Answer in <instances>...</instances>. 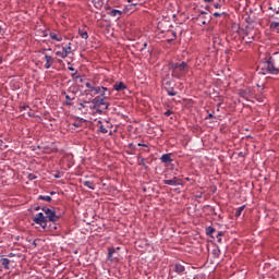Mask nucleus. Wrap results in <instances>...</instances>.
I'll return each mask as SVG.
<instances>
[{
  "mask_svg": "<svg viewBox=\"0 0 279 279\" xmlns=\"http://www.w3.org/2000/svg\"><path fill=\"white\" fill-rule=\"evenodd\" d=\"M43 213H38L33 221L34 223H37V226H40L43 230H47V221H51L52 223H56V221H60V216L56 215V210L44 206L41 207ZM46 215V216H45Z\"/></svg>",
  "mask_w": 279,
  "mask_h": 279,
  "instance_id": "f257e3e1",
  "label": "nucleus"
},
{
  "mask_svg": "<svg viewBox=\"0 0 279 279\" xmlns=\"http://www.w3.org/2000/svg\"><path fill=\"white\" fill-rule=\"evenodd\" d=\"M262 64V71L259 72L262 75H267V73L270 75L279 74V68L276 65V59L274 57L270 56L268 59H263Z\"/></svg>",
  "mask_w": 279,
  "mask_h": 279,
  "instance_id": "f03ea898",
  "label": "nucleus"
},
{
  "mask_svg": "<svg viewBox=\"0 0 279 279\" xmlns=\"http://www.w3.org/2000/svg\"><path fill=\"white\" fill-rule=\"evenodd\" d=\"M99 106H105V110H108L110 104L106 102V100L99 96L89 101V110H97Z\"/></svg>",
  "mask_w": 279,
  "mask_h": 279,
  "instance_id": "7ed1b4c3",
  "label": "nucleus"
},
{
  "mask_svg": "<svg viewBox=\"0 0 279 279\" xmlns=\"http://www.w3.org/2000/svg\"><path fill=\"white\" fill-rule=\"evenodd\" d=\"M238 95L242 99H245L246 101H250V97H254V89H252V87H248L246 89H240Z\"/></svg>",
  "mask_w": 279,
  "mask_h": 279,
  "instance_id": "20e7f679",
  "label": "nucleus"
},
{
  "mask_svg": "<svg viewBox=\"0 0 279 279\" xmlns=\"http://www.w3.org/2000/svg\"><path fill=\"white\" fill-rule=\"evenodd\" d=\"M163 184H167L168 186H182L183 182L182 179L174 177L172 179L163 180Z\"/></svg>",
  "mask_w": 279,
  "mask_h": 279,
  "instance_id": "39448f33",
  "label": "nucleus"
},
{
  "mask_svg": "<svg viewBox=\"0 0 279 279\" xmlns=\"http://www.w3.org/2000/svg\"><path fill=\"white\" fill-rule=\"evenodd\" d=\"M12 260H10L8 257H4L3 255L0 256V265L3 269L10 270V264Z\"/></svg>",
  "mask_w": 279,
  "mask_h": 279,
  "instance_id": "423d86ee",
  "label": "nucleus"
},
{
  "mask_svg": "<svg viewBox=\"0 0 279 279\" xmlns=\"http://www.w3.org/2000/svg\"><path fill=\"white\" fill-rule=\"evenodd\" d=\"M171 69H172V75L173 77L180 78L182 77V74L178 73L179 69H180V63H172L171 64Z\"/></svg>",
  "mask_w": 279,
  "mask_h": 279,
  "instance_id": "0eeeda50",
  "label": "nucleus"
},
{
  "mask_svg": "<svg viewBox=\"0 0 279 279\" xmlns=\"http://www.w3.org/2000/svg\"><path fill=\"white\" fill-rule=\"evenodd\" d=\"M174 271L175 274H184V271H186V268L184 267V265L177 263L174 265Z\"/></svg>",
  "mask_w": 279,
  "mask_h": 279,
  "instance_id": "6e6552de",
  "label": "nucleus"
},
{
  "mask_svg": "<svg viewBox=\"0 0 279 279\" xmlns=\"http://www.w3.org/2000/svg\"><path fill=\"white\" fill-rule=\"evenodd\" d=\"M184 71H189V63L183 61L179 64L178 73H180V75H182V73H184Z\"/></svg>",
  "mask_w": 279,
  "mask_h": 279,
  "instance_id": "1a4fd4ad",
  "label": "nucleus"
},
{
  "mask_svg": "<svg viewBox=\"0 0 279 279\" xmlns=\"http://www.w3.org/2000/svg\"><path fill=\"white\" fill-rule=\"evenodd\" d=\"M161 162L165 165H169V162H173V159H171V154H165L160 158Z\"/></svg>",
  "mask_w": 279,
  "mask_h": 279,
  "instance_id": "9d476101",
  "label": "nucleus"
},
{
  "mask_svg": "<svg viewBox=\"0 0 279 279\" xmlns=\"http://www.w3.org/2000/svg\"><path fill=\"white\" fill-rule=\"evenodd\" d=\"M45 69H51V62H53V58L49 54H45Z\"/></svg>",
  "mask_w": 279,
  "mask_h": 279,
  "instance_id": "9b49d317",
  "label": "nucleus"
},
{
  "mask_svg": "<svg viewBox=\"0 0 279 279\" xmlns=\"http://www.w3.org/2000/svg\"><path fill=\"white\" fill-rule=\"evenodd\" d=\"M62 95H64L66 99V101L64 102V106H73L72 101L73 99H75V97L71 98L69 94H66V92H62Z\"/></svg>",
  "mask_w": 279,
  "mask_h": 279,
  "instance_id": "f8f14e48",
  "label": "nucleus"
},
{
  "mask_svg": "<svg viewBox=\"0 0 279 279\" xmlns=\"http://www.w3.org/2000/svg\"><path fill=\"white\" fill-rule=\"evenodd\" d=\"M113 88L119 92V90H125L128 88V86L124 85L123 82H120V83H116L113 85Z\"/></svg>",
  "mask_w": 279,
  "mask_h": 279,
  "instance_id": "ddd939ff",
  "label": "nucleus"
},
{
  "mask_svg": "<svg viewBox=\"0 0 279 279\" xmlns=\"http://www.w3.org/2000/svg\"><path fill=\"white\" fill-rule=\"evenodd\" d=\"M93 4L96 10H101L104 8V0H93Z\"/></svg>",
  "mask_w": 279,
  "mask_h": 279,
  "instance_id": "4468645a",
  "label": "nucleus"
},
{
  "mask_svg": "<svg viewBox=\"0 0 279 279\" xmlns=\"http://www.w3.org/2000/svg\"><path fill=\"white\" fill-rule=\"evenodd\" d=\"M77 122H74L72 125H74V128H82L83 123H86V120L84 118H76Z\"/></svg>",
  "mask_w": 279,
  "mask_h": 279,
  "instance_id": "2eb2a0df",
  "label": "nucleus"
},
{
  "mask_svg": "<svg viewBox=\"0 0 279 279\" xmlns=\"http://www.w3.org/2000/svg\"><path fill=\"white\" fill-rule=\"evenodd\" d=\"M114 252H116L114 247L108 248V260H110L111 263L112 260H114V257H113Z\"/></svg>",
  "mask_w": 279,
  "mask_h": 279,
  "instance_id": "dca6fc26",
  "label": "nucleus"
},
{
  "mask_svg": "<svg viewBox=\"0 0 279 279\" xmlns=\"http://www.w3.org/2000/svg\"><path fill=\"white\" fill-rule=\"evenodd\" d=\"M50 38L57 43H62V36H58L56 33H50Z\"/></svg>",
  "mask_w": 279,
  "mask_h": 279,
  "instance_id": "f3484780",
  "label": "nucleus"
},
{
  "mask_svg": "<svg viewBox=\"0 0 279 279\" xmlns=\"http://www.w3.org/2000/svg\"><path fill=\"white\" fill-rule=\"evenodd\" d=\"M78 35L81 36V38H83L84 40H88V32L84 31V29H78Z\"/></svg>",
  "mask_w": 279,
  "mask_h": 279,
  "instance_id": "a211bd4d",
  "label": "nucleus"
},
{
  "mask_svg": "<svg viewBox=\"0 0 279 279\" xmlns=\"http://www.w3.org/2000/svg\"><path fill=\"white\" fill-rule=\"evenodd\" d=\"M62 51H64V53H66V56H69L72 51L71 43H69V45L63 46Z\"/></svg>",
  "mask_w": 279,
  "mask_h": 279,
  "instance_id": "6ab92c4d",
  "label": "nucleus"
},
{
  "mask_svg": "<svg viewBox=\"0 0 279 279\" xmlns=\"http://www.w3.org/2000/svg\"><path fill=\"white\" fill-rule=\"evenodd\" d=\"M98 123L100 124L98 132H100V134H108V129L101 124V121H98Z\"/></svg>",
  "mask_w": 279,
  "mask_h": 279,
  "instance_id": "aec40b11",
  "label": "nucleus"
},
{
  "mask_svg": "<svg viewBox=\"0 0 279 279\" xmlns=\"http://www.w3.org/2000/svg\"><path fill=\"white\" fill-rule=\"evenodd\" d=\"M83 184L87 186V189L95 191V183H93V181H85Z\"/></svg>",
  "mask_w": 279,
  "mask_h": 279,
  "instance_id": "412c9836",
  "label": "nucleus"
},
{
  "mask_svg": "<svg viewBox=\"0 0 279 279\" xmlns=\"http://www.w3.org/2000/svg\"><path fill=\"white\" fill-rule=\"evenodd\" d=\"M243 210H245V205H242L235 210L234 217H239L240 215H242Z\"/></svg>",
  "mask_w": 279,
  "mask_h": 279,
  "instance_id": "4be33fe9",
  "label": "nucleus"
},
{
  "mask_svg": "<svg viewBox=\"0 0 279 279\" xmlns=\"http://www.w3.org/2000/svg\"><path fill=\"white\" fill-rule=\"evenodd\" d=\"M110 16H121L122 12L117 10V9H113L110 11Z\"/></svg>",
  "mask_w": 279,
  "mask_h": 279,
  "instance_id": "5701e85b",
  "label": "nucleus"
},
{
  "mask_svg": "<svg viewBox=\"0 0 279 279\" xmlns=\"http://www.w3.org/2000/svg\"><path fill=\"white\" fill-rule=\"evenodd\" d=\"M214 232H215V228L214 227H207L206 228L207 236H213Z\"/></svg>",
  "mask_w": 279,
  "mask_h": 279,
  "instance_id": "b1692460",
  "label": "nucleus"
},
{
  "mask_svg": "<svg viewBox=\"0 0 279 279\" xmlns=\"http://www.w3.org/2000/svg\"><path fill=\"white\" fill-rule=\"evenodd\" d=\"M167 93H168L169 97H175V95H178V93L175 92V89L173 87L167 89Z\"/></svg>",
  "mask_w": 279,
  "mask_h": 279,
  "instance_id": "393cba45",
  "label": "nucleus"
},
{
  "mask_svg": "<svg viewBox=\"0 0 279 279\" xmlns=\"http://www.w3.org/2000/svg\"><path fill=\"white\" fill-rule=\"evenodd\" d=\"M88 105L90 106V101H86V100L78 104L80 106L78 110H82V108H88Z\"/></svg>",
  "mask_w": 279,
  "mask_h": 279,
  "instance_id": "a878e982",
  "label": "nucleus"
},
{
  "mask_svg": "<svg viewBox=\"0 0 279 279\" xmlns=\"http://www.w3.org/2000/svg\"><path fill=\"white\" fill-rule=\"evenodd\" d=\"M137 162L141 167H145L147 168V166L145 165V158L143 157H137Z\"/></svg>",
  "mask_w": 279,
  "mask_h": 279,
  "instance_id": "bb28decb",
  "label": "nucleus"
},
{
  "mask_svg": "<svg viewBox=\"0 0 279 279\" xmlns=\"http://www.w3.org/2000/svg\"><path fill=\"white\" fill-rule=\"evenodd\" d=\"M38 199H43L44 202H51V196H45V195H39Z\"/></svg>",
  "mask_w": 279,
  "mask_h": 279,
  "instance_id": "cd10ccee",
  "label": "nucleus"
},
{
  "mask_svg": "<svg viewBox=\"0 0 279 279\" xmlns=\"http://www.w3.org/2000/svg\"><path fill=\"white\" fill-rule=\"evenodd\" d=\"M56 56H59V58H62V59L68 58L66 52H64L63 50L62 51H57Z\"/></svg>",
  "mask_w": 279,
  "mask_h": 279,
  "instance_id": "c85d7f7f",
  "label": "nucleus"
},
{
  "mask_svg": "<svg viewBox=\"0 0 279 279\" xmlns=\"http://www.w3.org/2000/svg\"><path fill=\"white\" fill-rule=\"evenodd\" d=\"M223 234H226V232H223V231H219V232L217 233L216 238H217L218 243H221V242H222L221 236H223Z\"/></svg>",
  "mask_w": 279,
  "mask_h": 279,
  "instance_id": "c756f323",
  "label": "nucleus"
},
{
  "mask_svg": "<svg viewBox=\"0 0 279 279\" xmlns=\"http://www.w3.org/2000/svg\"><path fill=\"white\" fill-rule=\"evenodd\" d=\"M279 27V22H271L270 23V29H278Z\"/></svg>",
  "mask_w": 279,
  "mask_h": 279,
  "instance_id": "7c9ffc66",
  "label": "nucleus"
},
{
  "mask_svg": "<svg viewBox=\"0 0 279 279\" xmlns=\"http://www.w3.org/2000/svg\"><path fill=\"white\" fill-rule=\"evenodd\" d=\"M93 93L95 95H99V93H101V87L100 86L94 87V92Z\"/></svg>",
  "mask_w": 279,
  "mask_h": 279,
  "instance_id": "2f4dec72",
  "label": "nucleus"
},
{
  "mask_svg": "<svg viewBox=\"0 0 279 279\" xmlns=\"http://www.w3.org/2000/svg\"><path fill=\"white\" fill-rule=\"evenodd\" d=\"M221 5V0L219 2L214 3V8H216V10H220Z\"/></svg>",
  "mask_w": 279,
  "mask_h": 279,
  "instance_id": "473e14b6",
  "label": "nucleus"
},
{
  "mask_svg": "<svg viewBox=\"0 0 279 279\" xmlns=\"http://www.w3.org/2000/svg\"><path fill=\"white\" fill-rule=\"evenodd\" d=\"M100 90H102V93H108V95H111L110 89H108V87H100Z\"/></svg>",
  "mask_w": 279,
  "mask_h": 279,
  "instance_id": "72a5a7b5",
  "label": "nucleus"
},
{
  "mask_svg": "<svg viewBox=\"0 0 279 279\" xmlns=\"http://www.w3.org/2000/svg\"><path fill=\"white\" fill-rule=\"evenodd\" d=\"M223 14H226V12H222V13L216 12V13H214V16H215V19H219V16H223Z\"/></svg>",
  "mask_w": 279,
  "mask_h": 279,
  "instance_id": "f704fd0d",
  "label": "nucleus"
},
{
  "mask_svg": "<svg viewBox=\"0 0 279 279\" xmlns=\"http://www.w3.org/2000/svg\"><path fill=\"white\" fill-rule=\"evenodd\" d=\"M36 178H38L36 177V174H32V173L28 174V180H36Z\"/></svg>",
  "mask_w": 279,
  "mask_h": 279,
  "instance_id": "c9c22d12",
  "label": "nucleus"
},
{
  "mask_svg": "<svg viewBox=\"0 0 279 279\" xmlns=\"http://www.w3.org/2000/svg\"><path fill=\"white\" fill-rule=\"evenodd\" d=\"M171 114H173V111H171V110H167L165 112V117H171Z\"/></svg>",
  "mask_w": 279,
  "mask_h": 279,
  "instance_id": "e433bc0d",
  "label": "nucleus"
},
{
  "mask_svg": "<svg viewBox=\"0 0 279 279\" xmlns=\"http://www.w3.org/2000/svg\"><path fill=\"white\" fill-rule=\"evenodd\" d=\"M253 40H254V36H251V37H247V38H246V43H247V44H251Z\"/></svg>",
  "mask_w": 279,
  "mask_h": 279,
  "instance_id": "4c0bfd02",
  "label": "nucleus"
},
{
  "mask_svg": "<svg viewBox=\"0 0 279 279\" xmlns=\"http://www.w3.org/2000/svg\"><path fill=\"white\" fill-rule=\"evenodd\" d=\"M145 49H147V43L143 44V47L140 49V51H145Z\"/></svg>",
  "mask_w": 279,
  "mask_h": 279,
  "instance_id": "58836bf2",
  "label": "nucleus"
},
{
  "mask_svg": "<svg viewBox=\"0 0 279 279\" xmlns=\"http://www.w3.org/2000/svg\"><path fill=\"white\" fill-rule=\"evenodd\" d=\"M37 241H40V240H34V241H33V247H38Z\"/></svg>",
  "mask_w": 279,
  "mask_h": 279,
  "instance_id": "ea45409f",
  "label": "nucleus"
},
{
  "mask_svg": "<svg viewBox=\"0 0 279 279\" xmlns=\"http://www.w3.org/2000/svg\"><path fill=\"white\" fill-rule=\"evenodd\" d=\"M106 95H107L106 92H102V93H101V99H104V101H106Z\"/></svg>",
  "mask_w": 279,
  "mask_h": 279,
  "instance_id": "a19ab883",
  "label": "nucleus"
},
{
  "mask_svg": "<svg viewBox=\"0 0 279 279\" xmlns=\"http://www.w3.org/2000/svg\"><path fill=\"white\" fill-rule=\"evenodd\" d=\"M14 256H16V254H14V253H9L8 254V258H14Z\"/></svg>",
  "mask_w": 279,
  "mask_h": 279,
  "instance_id": "79ce46f5",
  "label": "nucleus"
},
{
  "mask_svg": "<svg viewBox=\"0 0 279 279\" xmlns=\"http://www.w3.org/2000/svg\"><path fill=\"white\" fill-rule=\"evenodd\" d=\"M205 119H215V116L213 113H209Z\"/></svg>",
  "mask_w": 279,
  "mask_h": 279,
  "instance_id": "37998d69",
  "label": "nucleus"
},
{
  "mask_svg": "<svg viewBox=\"0 0 279 279\" xmlns=\"http://www.w3.org/2000/svg\"><path fill=\"white\" fill-rule=\"evenodd\" d=\"M128 8H130V10H132V8H136V3H134V4H129Z\"/></svg>",
  "mask_w": 279,
  "mask_h": 279,
  "instance_id": "c03bdc74",
  "label": "nucleus"
},
{
  "mask_svg": "<svg viewBox=\"0 0 279 279\" xmlns=\"http://www.w3.org/2000/svg\"><path fill=\"white\" fill-rule=\"evenodd\" d=\"M257 88H262V90H265V85H258L257 84Z\"/></svg>",
  "mask_w": 279,
  "mask_h": 279,
  "instance_id": "a18cd8bd",
  "label": "nucleus"
},
{
  "mask_svg": "<svg viewBox=\"0 0 279 279\" xmlns=\"http://www.w3.org/2000/svg\"><path fill=\"white\" fill-rule=\"evenodd\" d=\"M45 51H51V49H43L39 51V53H45Z\"/></svg>",
  "mask_w": 279,
  "mask_h": 279,
  "instance_id": "49530a36",
  "label": "nucleus"
},
{
  "mask_svg": "<svg viewBox=\"0 0 279 279\" xmlns=\"http://www.w3.org/2000/svg\"><path fill=\"white\" fill-rule=\"evenodd\" d=\"M204 14H206V11H202L201 15L198 16V19H202V16H204Z\"/></svg>",
  "mask_w": 279,
  "mask_h": 279,
  "instance_id": "de8ad7c7",
  "label": "nucleus"
},
{
  "mask_svg": "<svg viewBox=\"0 0 279 279\" xmlns=\"http://www.w3.org/2000/svg\"><path fill=\"white\" fill-rule=\"evenodd\" d=\"M137 145H138V147H147V144H141V143H138Z\"/></svg>",
  "mask_w": 279,
  "mask_h": 279,
  "instance_id": "09e8293b",
  "label": "nucleus"
},
{
  "mask_svg": "<svg viewBox=\"0 0 279 279\" xmlns=\"http://www.w3.org/2000/svg\"><path fill=\"white\" fill-rule=\"evenodd\" d=\"M255 99H256L257 101H259V102H263V99H262L260 97H258V96H256Z\"/></svg>",
  "mask_w": 279,
  "mask_h": 279,
  "instance_id": "8fccbe9b",
  "label": "nucleus"
},
{
  "mask_svg": "<svg viewBox=\"0 0 279 279\" xmlns=\"http://www.w3.org/2000/svg\"><path fill=\"white\" fill-rule=\"evenodd\" d=\"M86 88H90L93 85L90 83L85 84Z\"/></svg>",
  "mask_w": 279,
  "mask_h": 279,
  "instance_id": "3c124183",
  "label": "nucleus"
},
{
  "mask_svg": "<svg viewBox=\"0 0 279 279\" xmlns=\"http://www.w3.org/2000/svg\"><path fill=\"white\" fill-rule=\"evenodd\" d=\"M70 71H75V68L74 66H69L68 68Z\"/></svg>",
  "mask_w": 279,
  "mask_h": 279,
  "instance_id": "603ef678",
  "label": "nucleus"
},
{
  "mask_svg": "<svg viewBox=\"0 0 279 279\" xmlns=\"http://www.w3.org/2000/svg\"><path fill=\"white\" fill-rule=\"evenodd\" d=\"M207 23H208V21L204 20V21L202 22V25H207Z\"/></svg>",
  "mask_w": 279,
  "mask_h": 279,
  "instance_id": "864d4df0",
  "label": "nucleus"
},
{
  "mask_svg": "<svg viewBox=\"0 0 279 279\" xmlns=\"http://www.w3.org/2000/svg\"><path fill=\"white\" fill-rule=\"evenodd\" d=\"M94 88H95V86H93V85H92V87H89L90 93H93L95 90Z\"/></svg>",
  "mask_w": 279,
  "mask_h": 279,
  "instance_id": "5fc2aeb1",
  "label": "nucleus"
},
{
  "mask_svg": "<svg viewBox=\"0 0 279 279\" xmlns=\"http://www.w3.org/2000/svg\"><path fill=\"white\" fill-rule=\"evenodd\" d=\"M3 34V27L0 26V36Z\"/></svg>",
  "mask_w": 279,
  "mask_h": 279,
  "instance_id": "6e6d98bb",
  "label": "nucleus"
},
{
  "mask_svg": "<svg viewBox=\"0 0 279 279\" xmlns=\"http://www.w3.org/2000/svg\"><path fill=\"white\" fill-rule=\"evenodd\" d=\"M75 75H77V71H75V72L72 74V77H75Z\"/></svg>",
  "mask_w": 279,
  "mask_h": 279,
  "instance_id": "4d7b16f0",
  "label": "nucleus"
},
{
  "mask_svg": "<svg viewBox=\"0 0 279 279\" xmlns=\"http://www.w3.org/2000/svg\"><path fill=\"white\" fill-rule=\"evenodd\" d=\"M269 10H272V12H276V9H274V7H269Z\"/></svg>",
  "mask_w": 279,
  "mask_h": 279,
  "instance_id": "13d9d810",
  "label": "nucleus"
},
{
  "mask_svg": "<svg viewBox=\"0 0 279 279\" xmlns=\"http://www.w3.org/2000/svg\"><path fill=\"white\" fill-rule=\"evenodd\" d=\"M172 36H173V38H177V37H178V35H177L175 33H172Z\"/></svg>",
  "mask_w": 279,
  "mask_h": 279,
  "instance_id": "bf43d9fd",
  "label": "nucleus"
},
{
  "mask_svg": "<svg viewBox=\"0 0 279 279\" xmlns=\"http://www.w3.org/2000/svg\"><path fill=\"white\" fill-rule=\"evenodd\" d=\"M3 62V57H0V64H2Z\"/></svg>",
  "mask_w": 279,
  "mask_h": 279,
  "instance_id": "052dcab7",
  "label": "nucleus"
},
{
  "mask_svg": "<svg viewBox=\"0 0 279 279\" xmlns=\"http://www.w3.org/2000/svg\"><path fill=\"white\" fill-rule=\"evenodd\" d=\"M35 210H40V206H37V207L35 208Z\"/></svg>",
  "mask_w": 279,
  "mask_h": 279,
  "instance_id": "680f3d73",
  "label": "nucleus"
},
{
  "mask_svg": "<svg viewBox=\"0 0 279 279\" xmlns=\"http://www.w3.org/2000/svg\"><path fill=\"white\" fill-rule=\"evenodd\" d=\"M50 195H56V192H53V191H52V192H50Z\"/></svg>",
  "mask_w": 279,
  "mask_h": 279,
  "instance_id": "e2e57ef3",
  "label": "nucleus"
},
{
  "mask_svg": "<svg viewBox=\"0 0 279 279\" xmlns=\"http://www.w3.org/2000/svg\"><path fill=\"white\" fill-rule=\"evenodd\" d=\"M196 197H197L198 199L202 198V194L197 195Z\"/></svg>",
  "mask_w": 279,
  "mask_h": 279,
  "instance_id": "0e129e2a",
  "label": "nucleus"
},
{
  "mask_svg": "<svg viewBox=\"0 0 279 279\" xmlns=\"http://www.w3.org/2000/svg\"><path fill=\"white\" fill-rule=\"evenodd\" d=\"M276 12V14H279V7H278V10L277 11H275Z\"/></svg>",
  "mask_w": 279,
  "mask_h": 279,
  "instance_id": "69168bd1",
  "label": "nucleus"
},
{
  "mask_svg": "<svg viewBox=\"0 0 279 279\" xmlns=\"http://www.w3.org/2000/svg\"><path fill=\"white\" fill-rule=\"evenodd\" d=\"M239 156H243V153H239Z\"/></svg>",
  "mask_w": 279,
  "mask_h": 279,
  "instance_id": "338daca9",
  "label": "nucleus"
},
{
  "mask_svg": "<svg viewBox=\"0 0 279 279\" xmlns=\"http://www.w3.org/2000/svg\"><path fill=\"white\" fill-rule=\"evenodd\" d=\"M46 36H47V34L46 33H44V37L46 38Z\"/></svg>",
  "mask_w": 279,
  "mask_h": 279,
  "instance_id": "774afa93",
  "label": "nucleus"
}]
</instances>
